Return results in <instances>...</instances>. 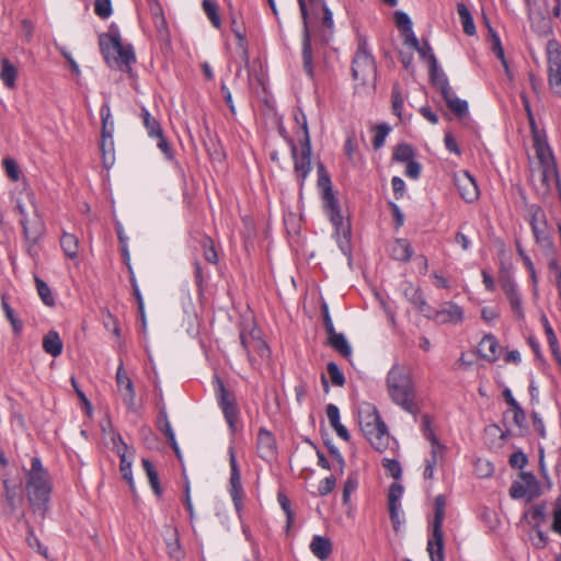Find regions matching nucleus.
<instances>
[{"instance_id": "1", "label": "nucleus", "mask_w": 561, "mask_h": 561, "mask_svg": "<svg viewBox=\"0 0 561 561\" xmlns=\"http://www.w3.org/2000/svg\"><path fill=\"white\" fill-rule=\"evenodd\" d=\"M26 474V495L28 503L34 512L43 519L48 510V502L51 492V483L47 470L44 468L38 457L31 459L30 469Z\"/></svg>"}, {"instance_id": "2", "label": "nucleus", "mask_w": 561, "mask_h": 561, "mask_svg": "<svg viewBox=\"0 0 561 561\" xmlns=\"http://www.w3.org/2000/svg\"><path fill=\"white\" fill-rule=\"evenodd\" d=\"M387 389L394 404L414 416L420 412L417 393L408 369L400 365L392 366L387 375Z\"/></svg>"}, {"instance_id": "3", "label": "nucleus", "mask_w": 561, "mask_h": 561, "mask_svg": "<svg viewBox=\"0 0 561 561\" xmlns=\"http://www.w3.org/2000/svg\"><path fill=\"white\" fill-rule=\"evenodd\" d=\"M26 203L18 201L16 210L20 215V224L23 228L27 253L35 259L38 255L37 244L45 233V224L38 213L32 193L26 194Z\"/></svg>"}, {"instance_id": "4", "label": "nucleus", "mask_w": 561, "mask_h": 561, "mask_svg": "<svg viewBox=\"0 0 561 561\" xmlns=\"http://www.w3.org/2000/svg\"><path fill=\"white\" fill-rule=\"evenodd\" d=\"M101 53L110 67L128 72L136 57L131 45H123L118 31H110L99 37Z\"/></svg>"}, {"instance_id": "5", "label": "nucleus", "mask_w": 561, "mask_h": 561, "mask_svg": "<svg viewBox=\"0 0 561 561\" xmlns=\"http://www.w3.org/2000/svg\"><path fill=\"white\" fill-rule=\"evenodd\" d=\"M358 423L362 433L376 450L382 453L388 448L390 435L376 407L367 404L362 408L358 412Z\"/></svg>"}, {"instance_id": "6", "label": "nucleus", "mask_w": 561, "mask_h": 561, "mask_svg": "<svg viewBox=\"0 0 561 561\" xmlns=\"http://www.w3.org/2000/svg\"><path fill=\"white\" fill-rule=\"evenodd\" d=\"M318 186L322 191L323 208L335 228V233L347 239L351 234V227L344 221L339 202L332 190L331 179L321 163L318 165Z\"/></svg>"}, {"instance_id": "7", "label": "nucleus", "mask_w": 561, "mask_h": 561, "mask_svg": "<svg viewBox=\"0 0 561 561\" xmlns=\"http://www.w3.org/2000/svg\"><path fill=\"white\" fill-rule=\"evenodd\" d=\"M352 76L362 85H375L376 83V61L368 49L367 39L363 35L357 38V49L352 61Z\"/></svg>"}, {"instance_id": "8", "label": "nucleus", "mask_w": 561, "mask_h": 561, "mask_svg": "<svg viewBox=\"0 0 561 561\" xmlns=\"http://www.w3.org/2000/svg\"><path fill=\"white\" fill-rule=\"evenodd\" d=\"M445 497L443 495H438L435 497L434 506V519H433V530L432 535L427 540V552L430 554L431 561H445L444 556V533H443V523L445 518Z\"/></svg>"}, {"instance_id": "9", "label": "nucleus", "mask_w": 561, "mask_h": 561, "mask_svg": "<svg viewBox=\"0 0 561 561\" xmlns=\"http://www.w3.org/2000/svg\"><path fill=\"white\" fill-rule=\"evenodd\" d=\"M301 129L304 137L301 139L300 154L298 153V148L293 139H289L288 144L294 159L295 173L302 183L311 171V141L305 115H302Z\"/></svg>"}, {"instance_id": "10", "label": "nucleus", "mask_w": 561, "mask_h": 561, "mask_svg": "<svg viewBox=\"0 0 561 561\" xmlns=\"http://www.w3.org/2000/svg\"><path fill=\"white\" fill-rule=\"evenodd\" d=\"M519 478L520 480L514 481L508 490L512 499L519 500L526 497L530 502L540 495V485L534 473L522 471Z\"/></svg>"}, {"instance_id": "11", "label": "nucleus", "mask_w": 561, "mask_h": 561, "mask_svg": "<svg viewBox=\"0 0 561 561\" xmlns=\"http://www.w3.org/2000/svg\"><path fill=\"white\" fill-rule=\"evenodd\" d=\"M530 215V226L535 236L536 242L546 249L552 247V240L548 231L547 219L543 210L538 205H531L528 208Z\"/></svg>"}, {"instance_id": "12", "label": "nucleus", "mask_w": 561, "mask_h": 561, "mask_svg": "<svg viewBox=\"0 0 561 561\" xmlns=\"http://www.w3.org/2000/svg\"><path fill=\"white\" fill-rule=\"evenodd\" d=\"M217 400L220 409L222 410V413L225 415V419L232 432L237 428V421L239 417V408L236 401V398L232 393H230L224 382L217 378Z\"/></svg>"}, {"instance_id": "13", "label": "nucleus", "mask_w": 561, "mask_h": 561, "mask_svg": "<svg viewBox=\"0 0 561 561\" xmlns=\"http://www.w3.org/2000/svg\"><path fill=\"white\" fill-rule=\"evenodd\" d=\"M300 13L304 23V34H302V61L304 69L308 77L313 78L314 68L312 60V48H311V33L310 28H308V11L305 0H298Z\"/></svg>"}, {"instance_id": "14", "label": "nucleus", "mask_w": 561, "mask_h": 561, "mask_svg": "<svg viewBox=\"0 0 561 561\" xmlns=\"http://www.w3.org/2000/svg\"><path fill=\"white\" fill-rule=\"evenodd\" d=\"M454 184L459 195L467 203L478 199L480 191L474 178L468 171H460L454 175Z\"/></svg>"}, {"instance_id": "15", "label": "nucleus", "mask_w": 561, "mask_h": 561, "mask_svg": "<svg viewBox=\"0 0 561 561\" xmlns=\"http://www.w3.org/2000/svg\"><path fill=\"white\" fill-rule=\"evenodd\" d=\"M116 383L118 392L121 393L125 405L134 410L135 409V399L136 392L134 388L133 380L129 378L127 373L124 370L123 362H121L117 371H116Z\"/></svg>"}, {"instance_id": "16", "label": "nucleus", "mask_w": 561, "mask_h": 561, "mask_svg": "<svg viewBox=\"0 0 561 561\" xmlns=\"http://www.w3.org/2000/svg\"><path fill=\"white\" fill-rule=\"evenodd\" d=\"M240 342L250 362L253 360V354L255 353L262 358L268 357L270 355V348L267 344L254 332L249 334L241 332Z\"/></svg>"}, {"instance_id": "17", "label": "nucleus", "mask_w": 561, "mask_h": 561, "mask_svg": "<svg viewBox=\"0 0 561 561\" xmlns=\"http://www.w3.org/2000/svg\"><path fill=\"white\" fill-rule=\"evenodd\" d=\"M256 448L259 456L265 461H272L277 456L276 439L265 427L257 432Z\"/></svg>"}, {"instance_id": "18", "label": "nucleus", "mask_w": 561, "mask_h": 561, "mask_svg": "<svg viewBox=\"0 0 561 561\" xmlns=\"http://www.w3.org/2000/svg\"><path fill=\"white\" fill-rule=\"evenodd\" d=\"M230 453V495L233 501V504L237 508V511H240L242 507V501H243V489L241 484V476L240 470L237 463L236 455L232 448L229 450Z\"/></svg>"}, {"instance_id": "19", "label": "nucleus", "mask_w": 561, "mask_h": 561, "mask_svg": "<svg viewBox=\"0 0 561 561\" xmlns=\"http://www.w3.org/2000/svg\"><path fill=\"white\" fill-rule=\"evenodd\" d=\"M432 320H435L439 324H457L463 320V311L458 305L446 302L439 310L434 309Z\"/></svg>"}, {"instance_id": "20", "label": "nucleus", "mask_w": 561, "mask_h": 561, "mask_svg": "<svg viewBox=\"0 0 561 561\" xmlns=\"http://www.w3.org/2000/svg\"><path fill=\"white\" fill-rule=\"evenodd\" d=\"M501 285L514 314L520 320L524 319L522 297L514 280L511 277H506L501 280Z\"/></svg>"}, {"instance_id": "21", "label": "nucleus", "mask_w": 561, "mask_h": 561, "mask_svg": "<svg viewBox=\"0 0 561 561\" xmlns=\"http://www.w3.org/2000/svg\"><path fill=\"white\" fill-rule=\"evenodd\" d=\"M549 84L556 94L561 95V50H549Z\"/></svg>"}, {"instance_id": "22", "label": "nucleus", "mask_w": 561, "mask_h": 561, "mask_svg": "<svg viewBox=\"0 0 561 561\" xmlns=\"http://www.w3.org/2000/svg\"><path fill=\"white\" fill-rule=\"evenodd\" d=\"M410 302L427 319H432L434 309L426 302V299L419 287H409L404 291Z\"/></svg>"}, {"instance_id": "23", "label": "nucleus", "mask_w": 561, "mask_h": 561, "mask_svg": "<svg viewBox=\"0 0 561 561\" xmlns=\"http://www.w3.org/2000/svg\"><path fill=\"white\" fill-rule=\"evenodd\" d=\"M164 540L168 556L175 561H182L185 553L180 543L178 529L174 527H167Z\"/></svg>"}, {"instance_id": "24", "label": "nucleus", "mask_w": 561, "mask_h": 561, "mask_svg": "<svg viewBox=\"0 0 561 561\" xmlns=\"http://www.w3.org/2000/svg\"><path fill=\"white\" fill-rule=\"evenodd\" d=\"M534 148L536 150L538 160L547 169V171L549 169L553 170L554 162L552 152L546 140H542L536 131H534Z\"/></svg>"}, {"instance_id": "25", "label": "nucleus", "mask_w": 561, "mask_h": 561, "mask_svg": "<svg viewBox=\"0 0 561 561\" xmlns=\"http://www.w3.org/2000/svg\"><path fill=\"white\" fill-rule=\"evenodd\" d=\"M497 350L499 343L493 334L484 335L478 346L479 355L490 363H494L499 358Z\"/></svg>"}, {"instance_id": "26", "label": "nucleus", "mask_w": 561, "mask_h": 561, "mask_svg": "<svg viewBox=\"0 0 561 561\" xmlns=\"http://www.w3.org/2000/svg\"><path fill=\"white\" fill-rule=\"evenodd\" d=\"M310 550L319 560L325 561L332 553V542L327 537L316 535L310 542Z\"/></svg>"}, {"instance_id": "27", "label": "nucleus", "mask_w": 561, "mask_h": 561, "mask_svg": "<svg viewBox=\"0 0 561 561\" xmlns=\"http://www.w3.org/2000/svg\"><path fill=\"white\" fill-rule=\"evenodd\" d=\"M128 446L125 443L116 446V453L121 459L119 470L124 480L129 484L130 490L134 492L135 485L133 480L131 461L127 459Z\"/></svg>"}, {"instance_id": "28", "label": "nucleus", "mask_w": 561, "mask_h": 561, "mask_svg": "<svg viewBox=\"0 0 561 561\" xmlns=\"http://www.w3.org/2000/svg\"><path fill=\"white\" fill-rule=\"evenodd\" d=\"M413 254V249L407 239H396L390 244V255L400 262H408Z\"/></svg>"}, {"instance_id": "29", "label": "nucleus", "mask_w": 561, "mask_h": 561, "mask_svg": "<svg viewBox=\"0 0 561 561\" xmlns=\"http://www.w3.org/2000/svg\"><path fill=\"white\" fill-rule=\"evenodd\" d=\"M328 343L334 351H336L343 357L347 359L351 358L352 347L343 333H337L336 331H334V333H329Z\"/></svg>"}, {"instance_id": "30", "label": "nucleus", "mask_w": 561, "mask_h": 561, "mask_svg": "<svg viewBox=\"0 0 561 561\" xmlns=\"http://www.w3.org/2000/svg\"><path fill=\"white\" fill-rule=\"evenodd\" d=\"M43 348L47 354L54 357L62 353V341L56 331H49L43 337Z\"/></svg>"}, {"instance_id": "31", "label": "nucleus", "mask_w": 561, "mask_h": 561, "mask_svg": "<svg viewBox=\"0 0 561 561\" xmlns=\"http://www.w3.org/2000/svg\"><path fill=\"white\" fill-rule=\"evenodd\" d=\"M16 76V68L10 62L8 58H2L0 79L2 80L3 84L10 89L14 88Z\"/></svg>"}, {"instance_id": "32", "label": "nucleus", "mask_w": 561, "mask_h": 561, "mask_svg": "<svg viewBox=\"0 0 561 561\" xmlns=\"http://www.w3.org/2000/svg\"><path fill=\"white\" fill-rule=\"evenodd\" d=\"M141 463H142V468L148 477V480H149L152 491L154 492V494L157 496H161L162 488L160 485L159 476H158V472H157L154 466L147 458H144L141 460Z\"/></svg>"}, {"instance_id": "33", "label": "nucleus", "mask_w": 561, "mask_h": 561, "mask_svg": "<svg viewBox=\"0 0 561 561\" xmlns=\"http://www.w3.org/2000/svg\"><path fill=\"white\" fill-rule=\"evenodd\" d=\"M457 12L459 14L463 32L469 36H473L476 34V25L467 5L462 2L458 3Z\"/></svg>"}, {"instance_id": "34", "label": "nucleus", "mask_w": 561, "mask_h": 561, "mask_svg": "<svg viewBox=\"0 0 561 561\" xmlns=\"http://www.w3.org/2000/svg\"><path fill=\"white\" fill-rule=\"evenodd\" d=\"M101 151L104 168L108 169L113 165L115 160L114 140L113 137H102Z\"/></svg>"}, {"instance_id": "35", "label": "nucleus", "mask_w": 561, "mask_h": 561, "mask_svg": "<svg viewBox=\"0 0 561 561\" xmlns=\"http://www.w3.org/2000/svg\"><path fill=\"white\" fill-rule=\"evenodd\" d=\"M60 245L68 257L78 256L79 240L75 234L65 232L60 238Z\"/></svg>"}, {"instance_id": "36", "label": "nucleus", "mask_w": 561, "mask_h": 561, "mask_svg": "<svg viewBox=\"0 0 561 561\" xmlns=\"http://www.w3.org/2000/svg\"><path fill=\"white\" fill-rule=\"evenodd\" d=\"M198 242L203 250L204 259L210 264H217L218 263V254L215 249L214 240L210 237L204 234V236H202V238Z\"/></svg>"}, {"instance_id": "37", "label": "nucleus", "mask_w": 561, "mask_h": 561, "mask_svg": "<svg viewBox=\"0 0 561 561\" xmlns=\"http://www.w3.org/2000/svg\"><path fill=\"white\" fill-rule=\"evenodd\" d=\"M141 118L142 123L148 131V135L153 138L156 136H160L163 131L160 123L156 119L146 107L141 108Z\"/></svg>"}, {"instance_id": "38", "label": "nucleus", "mask_w": 561, "mask_h": 561, "mask_svg": "<svg viewBox=\"0 0 561 561\" xmlns=\"http://www.w3.org/2000/svg\"><path fill=\"white\" fill-rule=\"evenodd\" d=\"M428 65L432 83L440 89L443 87V80L448 82V79L446 75L438 69L437 59L434 54H430Z\"/></svg>"}, {"instance_id": "39", "label": "nucleus", "mask_w": 561, "mask_h": 561, "mask_svg": "<svg viewBox=\"0 0 561 561\" xmlns=\"http://www.w3.org/2000/svg\"><path fill=\"white\" fill-rule=\"evenodd\" d=\"M100 114L102 119V137H113L114 122L112 119L108 104L105 103L102 105Z\"/></svg>"}, {"instance_id": "40", "label": "nucleus", "mask_w": 561, "mask_h": 561, "mask_svg": "<svg viewBox=\"0 0 561 561\" xmlns=\"http://www.w3.org/2000/svg\"><path fill=\"white\" fill-rule=\"evenodd\" d=\"M35 285L37 289V294L41 297L42 301L48 306L53 307L55 305V298L49 286L39 277L35 276Z\"/></svg>"}, {"instance_id": "41", "label": "nucleus", "mask_w": 561, "mask_h": 561, "mask_svg": "<svg viewBox=\"0 0 561 561\" xmlns=\"http://www.w3.org/2000/svg\"><path fill=\"white\" fill-rule=\"evenodd\" d=\"M414 157V150L412 146L408 144H400L394 148L392 159L398 162L412 161Z\"/></svg>"}, {"instance_id": "42", "label": "nucleus", "mask_w": 561, "mask_h": 561, "mask_svg": "<svg viewBox=\"0 0 561 561\" xmlns=\"http://www.w3.org/2000/svg\"><path fill=\"white\" fill-rule=\"evenodd\" d=\"M202 5L213 26L219 28L221 25V20L218 14V4L211 0H203Z\"/></svg>"}, {"instance_id": "43", "label": "nucleus", "mask_w": 561, "mask_h": 561, "mask_svg": "<svg viewBox=\"0 0 561 561\" xmlns=\"http://www.w3.org/2000/svg\"><path fill=\"white\" fill-rule=\"evenodd\" d=\"M375 129V136L373 139V147L375 150L380 149L386 140V137L390 133L391 128L387 124H379L374 127Z\"/></svg>"}, {"instance_id": "44", "label": "nucleus", "mask_w": 561, "mask_h": 561, "mask_svg": "<svg viewBox=\"0 0 561 561\" xmlns=\"http://www.w3.org/2000/svg\"><path fill=\"white\" fill-rule=\"evenodd\" d=\"M277 501L286 515L287 529H289L295 519V514H294V511L291 510L290 500L287 497V495L285 493L278 492Z\"/></svg>"}, {"instance_id": "45", "label": "nucleus", "mask_w": 561, "mask_h": 561, "mask_svg": "<svg viewBox=\"0 0 561 561\" xmlns=\"http://www.w3.org/2000/svg\"><path fill=\"white\" fill-rule=\"evenodd\" d=\"M3 486H4L5 505L8 506L10 513H14L16 511L21 500L18 499L15 490L10 488L9 482L7 480L3 482Z\"/></svg>"}, {"instance_id": "46", "label": "nucleus", "mask_w": 561, "mask_h": 561, "mask_svg": "<svg viewBox=\"0 0 561 561\" xmlns=\"http://www.w3.org/2000/svg\"><path fill=\"white\" fill-rule=\"evenodd\" d=\"M421 430L423 436L431 443V445L440 444L432 428V419L428 414L422 415Z\"/></svg>"}, {"instance_id": "47", "label": "nucleus", "mask_w": 561, "mask_h": 561, "mask_svg": "<svg viewBox=\"0 0 561 561\" xmlns=\"http://www.w3.org/2000/svg\"><path fill=\"white\" fill-rule=\"evenodd\" d=\"M448 108L458 117L463 118L468 114V103L457 96L453 100H448L446 103Z\"/></svg>"}, {"instance_id": "48", "label": "nucleus", "mask_w": 561, "mask_h": 561, "mask_svg": "<svg viewBox=\"0 0 561 561\" xmlns=\"http://www.w3.org/2000/svg\"><path fill=\"white\" fill-rule=\"evenodd\" d=\"M327 370L330 376L331 382L336 387H343L345 383V377L340 370L339 366L334 362H330L327 365Z\"/></svg>"}, {"instance_id": "49", "label": "nucleus", "mask_w": 561, "mask_h": 561, "mask_svg": "<svg viewBox=\"0 0 561 561\" xmlns=\"http://www.w3.org/2000/svg\"><path fill=\"white\" fill-rule=\"evenodd\" d=\"M546 504L540 503L531 506L529 514L531 516V519L535 522L534 528H538L541 526V524L546 520Z\"/></svg>"}, {"instance_id": "50", "label": "nucleus", "mask_w": 561, "mask_h": 561, "mask_svg": "<svg viewBox=\"0 0 561 561\" xmlns=\"http://www.w3.org/2000/svg\"><path fill=\"white\" fill-rule=\"evenodd\" d=\"M431 457L426 459V466L435 469V467L443 460L445 446L442 444L431 445Z\"/></svg>"}, {"instance_id": "51", "label": "nucleus", "mask_w": 561, "mask_h": 561, "mask_svg": "<svg viewBox=\"0 0 561 561\" xmlns=\"http://www.w3.org/2000/svg\"><path fill=\"white\" fill-rule=\"evenodd\" d=\"M392 111L398 116L401 117L402 108H403V96L400 91V85L398 83L392 87Z\"/></svg>"}, {"instance_id": "52", "label": "nucleus", "mask_w": 561, "mask_h": 561, "mask_svg": "<svg viewBox=\"0 0 561 561\" xmlns=\"http://www.w3.org/2000/svg\"><path fill=\"white\" fill-rule=\"evenodd\" d=\"M490 33L492 35V49L495 53L496 57L502 61L505 70L508 72V66H507V61L505 59L504 49L502 47L501 39H500L499 35L492 28H490Z\"/></svg>"}, {"instance_id": "53", "label": "nucleus", "mask_w": 561, "mask_h": 561, "mask_svg": "<svg viewBox=\"0 0 561 561\" xmlns=\"http://www.w3.org/2000/svg\"><path fill=\"white\" fill-rule=\"evenodd\" d=\"M94 12L101 19L110 18L113 12L111 0H95Z\"/></svg>"}, {"instance_id": "54", "label": "nucleus", "mask_w": 561, "mask_h": 561, "mask_svg": "<svg viewBox=\"0 0 561 561\" xmlns=\"http://www.w3.org/2000/svg\"><path fill=\"white\" fill-rule=\"evenodd\" d=\"M2 307H3V310H4V313H5V317L7 319L10 321L12 328H13V331L15 333H20L22 328H23V324L22 322L16 318L15 313H14V310L10 307V305L5 301L2 302Z\"/></svg>"}, {"instance_id": "55", "label": "nucleus", "mask_w": 561, "mask_h": 561, "mask_svg": "<svg viewBox=\"0 0 561 561\" xmlns=\"http://www.w3.org/2000/svg\"><path fill=\"white\" fill-rule=\"evenodd\" d=\"M3 167H4L7 175L12 181H14V182L19 181L21 171H20L18 163L13 159H11V158L3 159Z\"/></svg>"}, {"instance_id": "56", "label": "nucleus", "mask_w": 561, "mask_h": 561, "mask_svg": "<svg viewBox=\"0 0 561 561\" xmlns=\"http://www.w3.org/2000/svg\"><path fill=\"white\" fill-rule=\"evenodd\" d=\"M335 484H336V479L334 476L327 477L325 479L320 481L319 486H318V493L321 496H325L334 490Z\"/></svg>"}, {"instance_id": "57", "label": "nucleus", "mask_w": 561, "mask_h": 561, "mask_svg": "<svg viewBox=\"0 0 561 561\" xmlns=\"http://www.w3.org/2000/svg\"><path fill=\"white\" fill-rule=\"evenodd\" d=\"M382 466H383L385 469H387L389 471V473L394 479H400L401 478L402 469H401L400 462L398 460L386 458V459L382 460Z\"/></svg>"}, {"instance_id": "58", "label": "nucleus", "mask_w": 561, "mask_h": 561, "mask_svg": "<svg viewBox=\"0 0 561 561\" xmlns=\"http://www.w3.org/2000/svg\"><path fill=\"white\" fill-rule=\"evenodd\" d=\"M394 20L398 28H400L403 33L407 31H411L412 22L407 13L402 11H397L394 13Z\"/></svg>"}, {"instance_id": "59", "label": "nucleus", "mask_w": 561, "mask_h": 561, "mask_svg": "<svg viewBox=\"0 0 561 561\" xmlns=\"http://www.w3.org/2000/svg\"><path fill=\"white\" fill-rule=\"evenodd\" d=\"M551 529L561 536V496L557 499L553 510V520Z\"/></svg>"}, {"instance_id": "60", "label": "nucleus", "mask_w": 561, "mask_h": 561, "mask_svg": "<svg viewBox=\"0 0 561 561\" xmlns=\"http://www.w3.org/2000/svg\"><path fill=\"white\" fill-rule=\"evenodd\" d=\"M357 479L355 477H348L343 488L342 500L344 504H347L350 502V496L357 489Z\"/></svg>"}, {"instance_id": "61", "label": "nucleus", "mask_w": 561, "mask_h": 561, "mask_svg": "<svg viewBox=\"0 0 561 561\" xmlns=\"http://www.w3.org/2000/svg\"><path fill=\"white\" fill-rule=\"evenodd\" d=\"M154 138L158 140L157 146L163 152L165 159L170 161L173 160V150L168 140L165 139L163 131L160 134V136H156Z\"/></svg>"}, {"instance_id": "62", "label": "nucleus", "mask_w": 561, "mask_h": 561, "mask_svg": "<svg viewBox=\"0 0 561 561\" xmlns=\"http://www.w3.org/2000/svg\"><path fill=\"white\" fill-rule=\"evenodd\" d=\"M356 150H357V144H356L355 134L354 133L348 134L346 137V140H345V145H344V153L346 154L348 160L354 159V154H355Z\"/></svg>"}, {"instance_id": "63", "label": "nucleus", "mask_w": 561, "mask_h": 561, "mask_svg": "<svg viewBox=\"0 0 561 561\" xmlns=\"http://www.w3.org/2000/svg\"><path fill=\"white\" fill-rule=\"evenodd\" d=\"M403 494V486L399 483H392L389 488L388 503L400 504V497Z\"/></svg>"}, {"instance_id": "64", "label": "nucleus", "mask_w": 561, "mask_h": 561, "mask_svg": "<svg viewBox=\"0 0 561 561\" xmlns=\"http://www.w3.org/2000/svg\"><path fill=\"white\" fill-rule=\"evenodd\" d=\"M510 465L513 468L522 469L527 465V457L523 451H515L510 456Z\"/></svg>"}]
</instances>
